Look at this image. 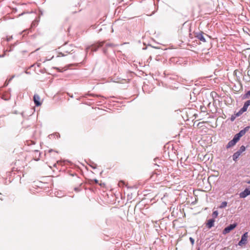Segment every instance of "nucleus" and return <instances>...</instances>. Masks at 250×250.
<instances>
[{"label":"nucleus","instance_id":"obj_1","mask_svg":"<svg viewBox=\"0 0 250 250\" xmlns=\"http://www.w3.org/2000/svg\"><path fill=\"white\" fill-rule=\"evenodd\" d=\"M250 129V126H247L245 127L243 129L240 130L238 133L236 134L234 136L233 139L229 141L228 144L226 145V148L228 149L235 146L236 144L239 141L240 138L244 136L246 133Z\"/></svg>","mask_w":250,"mask_h":250},{"label":"nucleus","instance_id":"obj_2","mask_svg":"<svg viewBox=\"0 0 250 250\" xmlns=\"http://www.w3.org/2000/svg\"><path fill=\"white\" fill-rule=\"evenodd\" d=\"M237 225V223H233L232 224H230L228 226H227V227H226L224 229L223 231V234H226L229 233L231 230L234 229L236 227Z\"/></svg>","mask_w":250,"mask_h":250},{"label":"nucleus","instance_id":"obj_3","mask_svg":"<svg viewBox=\"0 0 250 250\" xmlns=\"http://www.w3.org/2000/svg\"><path fill=\"white\" fill-rule=\"evenodd\" d=\"M104 43V42H99L97 43L92 44L91 46H88L86 48V51L87 52L88 50L91 47V50L92 51H96L98 48L101 46H102L103 44Z\"/></svg>","mask_w":250,"mask_h":250},{"label":"nucleus","instance_id":"obj_4","mask_svg":"<svg viewBox=\"0 0 250 250\" xmlns=\"http://www.w3.org/2000/svg\"><path fill=\"white\" fill-rule=\"evenodd\" d=\"M248 237V232H246L244 233L241 236V240L238 243V245L241 246L243 245L246 244L247 242Z\"/></svg>","mask_w":250,"mask_h":250},{"label":"nucleus","instance_id":"obj_5","mask_svg":"<svg viewBox=\"0 0 250 250\" xmlns=\"http://www.w3.org/2000/svg\"><path fill=\"white\" fill-rule=\"evenodd\" d=\"M33 101L36 106H39L41 105V103L40 102V97L39 95L37 94H34L33 97Z\"/></svg>","mask_w":250,"mask_h":250},{"label":"nucleus","instance_id":"obj_6","mask_svg":"<svg viewBox=\"0 0 250 250\" xmlns=\"http://www.w3.org/2000/svg\"><path fill=\"white\" fill-rule=\"evenodd\" d=\"M203 32H200L196 33L195 37L197 38L200 41L205 42H206V40L204 36H203Z\"/></svg>","mask_w":250,"mask_h":250},{"label":"nucleus","instance_id":"obj_7","mask_svg":"<svg viewBox=\"0 0 250 250\" xmlns=\"http://www.w3.org/2000/svg\"><path fill=\"white\" fill-rule=\"evenodd\" d=\"M250 195V189L248 188H246L244 191H243L240 193L239 196L240 198H244Z\"/></svg>","mask_w":250,"mask_h":250},{"label":"nucleus","instance_id":"obj_8","mask_svg":"<svg viewBox=\"0 0 250 250\" xmlns=\"http://www.w3.org/2000/svg\"><path fill=\"white\" fill-rule=\"evenodd\" d=\"M215 220L214 219H209L207 224V226L208 229L211 228L214 226Z\"/></svg>","mask_w":250,"mask_h":250},{"label":"nucleus","instance_id":"obj_9","mask_svg":"<svg viewBox=\"0 0 250 250\" xmlns=\"http://www.w3.org/2000/svg\"><path fill=\"white\" fill-rule=\"evenodd\" d=\"M240 155L241 154L237 151L232 155L233 160L236 162Z\"/></svg>","mask_w":250,"mask_h":250},{"label":"nucleus","instance_id":"obj_10","mask_svg":"<svg viewBox=\"0 0 250 250\" xmlns=\"http://www.w3.org/2000/svg\"><path fill=\"white\" fill-rule=\"evenodd\" d=\"M250 99L247 101L246 102H245L244 103L243 107L244 108V109H245L247 111L249 106H250Z\"/></svg>","mask_w":250,"mask_h":250},{"label":"nucleus","instance_id":"obj_11","mask_svg":"<svg viewBox=\"0 0 250 250\" xmlns=\"http://www.w3.org/2000/svg\"><path fill=\"white\" fill-rule=\"evenodd\" d=\"M245 111H246V110L245 109H244V108L242 107L240 110L239 111L237 112L235 114H236V116H237V117L240 116L241 114H242L244 112H245Z\"/></svg>","mask_w":250,"mask_h":250},{"label":"nucleus","instance_id":"obj_12","mask_svg":"<svg viewBox=\"0 0 250 250\" xmlns=\"http://www.w3.org/2000/svg\"><path fill=\"white\" fill-rule=\"evenodd\" d=\"M10 98V96L7 94H3L1 96V99H3L4 100L7 101Z\"/></svg>","mask_w":250,"mask_h":250},{"label":"nucleus","instance_id":"obj_13","mask_svg":"<svg viewBox=\"0 0 250 250\" xmlns=\"http://www.w3.org/2000/svg\"><path fill=\"white\" fill-rule=\"evenodd\" d=\"M246 150V147L244 146H242L240 147V149L237 151L238 152H239L240 154H241L243 152L245 151Z\"/></svg>","mask_w":250,"mask_h":250},{"label":"nucleus","instance_id":"obj_14","mask_svg":"<svg viewBox=\"0 0 250 250\" xmlns=\"http://www.w3.org/2000/svg\"><path fill=\"white\" fill-rule=\"evenodd\" d=\"M250 96V90L244 95L243 98L244 99H248Z\"/></svg>","mask_w":250,"mask_h":250},{"label":"nucleus","instance_id":"obj_15","mask_svg":"<svg viewBox=\"0 0 250 250\" xmlns=\"http://www.w3.org/2000/svg\"><path fill=\"white\" fill-rule=\"evenodd\" d=\"M227 202L226 201H224L223 202L220 206V208H225L227 206Z\"/></svg>","mask_w":250,"mask_h":250},{"label":"nucleus","instance_id":"obj_16","mask_svg":"<svg viewBox=\"0 0 250 250\" xmlns=\"http://www.w3.org/2000/svg\"><path fill=\"white\" fill-rule=\"evenodd\" d=\"M89 165L93 169H95L97 167V165L92 162H90V164H89Z\"/></svg>","mask_w":250,"mask_h":250},{"label":"nucleus","instance_id":"obj_17","mask_svg":"<svg viewBox=\"0 0 250 250\" xmlns=\"http://www.w3.org/2000/svg\"><path fill=\"white\" fill-rule=\"evenodd\" d=\"M218 214V211L217 210L214 211L212 213V217L214 218H216L217 217Z\"/></svg>","mask_w":250,"mask_h":250},{"label":"nucleus","instance_id":"obj_18","mask_svg":"<svg viewBox=\"0 0 250 250\" xmlns=\"http://www.w3.org/2000/svg\"><path fill=\"white\" fill-rule=\"evenodd\" d=\"M236 117H237V116H236V114H235L234 115H232V116H231V117H230V120H231V121H233L235 120V118H236Z\"/></svg>","mask_w":250,"mask_h":250},{"label":"nucleus","instance_id":"obj_19","mask_svg":"<svg viewBox=\"0 0 250 250\" xmlns=\"http://www.w3.org/2000/svg\"><path fill=\"white\" fill-rule=\"evenodd\" d=\"M189 240H190L191 243L192 244V245H193L194 243V239L192 237H190Z\"/></svg>","mask_w":250,"mask_h":250},{"label":"nucleus","instance_id":"obj_20","mask_svg":"<svg viewBox=\"0 0 250 250\" xmlns=\"http://www.w3.org/2000/svg\"><path fill=\"white\" fill-rule=\"evenodd\" d=\"M8 51L7 50H6V51H4V53H3V54H2V55H0V58H3L4 57H5V55H6V53H5V52H6V51Z\"/></svg>","mask_w":250,"mask_h":250},{"label":"nucleus","instance_id":"obj_21","mask_svg":"<svg viewBox=\"0 0 250 250\" xmlns=\"http://www.w3.org/2000/svg\"><path fill=\"white\" fill-rule=\"evenodd\" d=\"M53 57H54V56H53L50 58H46V59L43 62H44L46 61H49V60H51L52 58H53Z\"/></svg>","mask_w":250,"mask_h":250},{"label":"nucleus","instance_id":"obj_22","mask_svg":"<svg viewBox=\"0 0 250 250\" xmlns=\"http://www.w3.org/2000/svg\"><path fill=\"white\" fill-rule=\"evenodd\" d=\"M106 46L107 47H110V46H114V44H112V43H106Z\"/></svg>","mask_w":250,"mask_h":250},{"label":"nucleus","instance_id":"obj_23","mask_svg":"<svg viewBox=\"0 0 250 250\" xmlns=\"http://www.w3.org/2000/svg\"><path fill=\"white\" fill-rule=\"evenodd\" d=\"M12 39V37H10L9 38H7V41L9 42Z\"/></svg>","mask_w":250,"mask_h":250},{"label":"nucleus","instance_id":"obj_24","mask_svg":"<svg viewBox=\"0 0 250 250\" xmlns=\"http://www.w3.org/2000/svg\"><path fill=\"white\" fill-rule=\"evenodd\" d=\"M14 77L15 75L12 76V77L9 80V82L11 81Z\"/></svg>","mask_w":250,"mask_h":250},{"label":"nucleus","instance_id":"obj_25","mask_svg":"<svg viewBox=\"0 0 250 250\" xmlns=\"http://www.w3.org/2000/svg\"><path fill=\"white\" fill-rule=\"evenodd\" d=\"M32 26H36V21H34L32 23Z\"/></svg>","mask_w":250,"mask_h":250},{"label":"nucleus","instance_id":"obj_26","mask_svg":"<svg viewBox=\"0 0 250 250\" xmlns=\"http://www.w3.org/2000/svg\"><path fill=\"white\" fill-rule=\"evenodd\" d=\"M94 182L95 183L98 184V180L97 179L94 180Z\"/></svg>","mask_w":250,"mask_h":250},{"label":"nucleus","instance_id":"obj_27","mask_svg":"<svg viewBox=\"0 0 250 250\" xmlns=\"http://www.w3.org/2000/svg\"><path fill=\"white\" fill-rule=\"evenodd\" d=\"M121 184H123V185H124V182H123V181H121V182L119 183L120 185Z\"/></svg>","mask_w":250,"mask_h":250},{"label":"nucleus","instance_id":"obj_28","mask_svg":"<svg viewBox=\"0 0 250 250\" xmlns=\"http://www.w3.org/2000/svg\"><path fill=\"white\" fill-rule=\"evenodd\" d=\"M60 54H61L62 55V56H65V55L63 53H60Z\"/></svg>","mask_w":250,"mask_h":250},{"label":"nucleus","instance_id":"obj_29","mask_svg":"<svg viewBox=\"0 0 250 250\" xmlns=\"http://www.w3.org/2000/svg\"><path fill=\"white\" fill-rule=\"evenodd\" d=\"M54 151V150H53V149H50V150H49V152H52V151Z\"/></svg>","mask_w":250,"mask_h":250},{"label":"nucleus","instance_id":"obj_30","mask_svg":"<svg viewBox=\"0 0 250 250\" xmlns=\"http://www.w3.org/2000/svg\"><path fill=\"white\" fill-rule=\"evenodd\" d=\"M247 183L249 184H250V180H249V181L247 182Z\"/></svg>","mask_w":250,"mask_h":250},{"label":"nucleus","instance_id":"obj_31","mask_svg":"<svg viewBox=\"0 0 250 250\" xmlns=\"http://www.w3.org/2000/svg\"><path fill=\"white\" fill-rule=\"evenodd\" d=\"M6 85H7V84H6V83H5V84L4 85V86H5Z\"/></svg>","mask_w":250,"mask_h":250},{"label":"nucleus","instance_id":"obj_32","mask_svg":"<svg viewBox=\"0 0 250 250\" xmlns=\"http://www.w3.org/2000/svg\"><path fill=\"white\" fill-rule=\"evenodd\" d=\"M198 250H199V249H198Z\"/></svg>","mask_w":250,"mask_h":250}]
</instances>
